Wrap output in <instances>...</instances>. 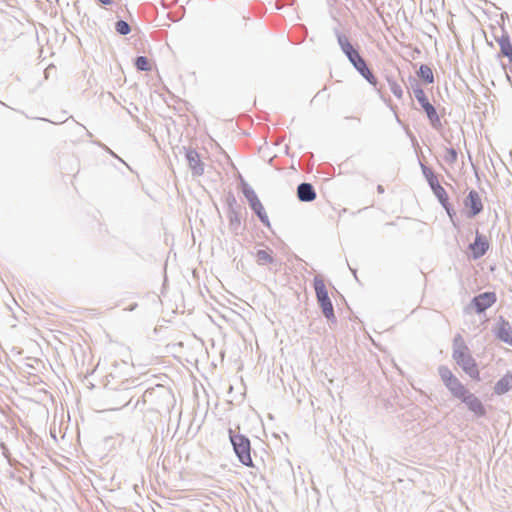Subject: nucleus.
Masks as SVG:
<instances>
[{
  "mask_svg": "<svg viewBox=\"0 0 512 512\" xmlns=\"http://www.w3.org/2000/svg\"><path fill=\"white\" fill-rule=\"evenodd\" d=\"M444 386L454 398L464 403L467 409L476 417L480 418L486 415V408L482 401L475 394L471 393L457 377H453L451 382L446 383Z\"/></svg>",
  "mask_w": 512,
  "mask_h": 512,
  "instance_id": "obj_1",
  "label": "nucleus"
},
{
  "mask_svg": "<svg viewBox=\"0 0 512 512\" xmlns=\"http://www.w3.org/2000/svg\"><path fill=\"white\" fill-rule=\"evenodd\" d=\"M230 443L239 462L246 467H254L251 457L250 439L241 433H235L232 428L228 429Z\"/></svg>",
  "mask_w": 512,
  "mask_h": 512,
  "instance_id": "obj_2",
  "label": "nucleus"
},
{
  "mask_svg": "<svg viewBox=\"0 0 512 512\" xmlns=\"http://www.w3.org/2000/svg\"><path fill=\"white\" fill-rule=\"evenodd\" d=\"M313 287L316 293L318 305L324 317L331 323H336L337 319L334 313L332 301L329 297L324 280L320 276H315L313 279Z\"/></svg>",
  "mask_w": 512,
  "mask_h": 512,
  "instance_id": "obj_3",
  "label": "nucleus"
},
{
  "mask_svg": "<svg viewBox=\"0 0 512 512\" xmlns=\"http://www.w3.org/2000/svg\"><path fill=\"white\" fill-rule=\"evenodd\" d=\"M241 191L246 198L250 209L255 213L258 217L259 221L267 228H271V223L268 218V215L265 211L263 204L258 198L254 189L244 180L241 182Z\"/></svg>",
  "mask_w": 512,
  "mask_h": 512,
  "instance_id": "obj_4",
  "label": "nucleus"
},
{
  "mask_svg": "<svg viewBox=\"0 0 512 512\" xmlns=\"http://www.w3.org/2000/svg\"><path fill=\"white\" fill-rule=\"evenodd\" d=\"M452 358L459 367L472 379L480 380V372L476 360L472 357L470 350L460 352L455 350L452 352Z\"/></svg>",
  "mask_w": 512,
  "mask_h": 512,
  "instance_id": "obj_5",
  "label": "nucleus"
},
{
  "mask_svg": "<svg viewBox=\"0 0 512 512\" xmlns=\"http://www.w3.org/2000/svg\"><path fill=\"white\" fill-rule=\"evenodd\" d=\"M497 301L496 293L493 291H486L475 295L470 304L464 308L465 313H469L471 309L475 310L476 313H484L488 308L493 306Z\"/></svg>",
  "mask_w": 512,
  "mask_h": 512,
  "instance_id": "obj_6",
  "label": "nucleus"
},
{
  "mask_svg": "<svg viewBox=\"0 0 512 512\" xmlns=\"http://www.w3.org/2000/svg\"><path fill=\"white\" fill-rule=\"evenodd\" d=\"M415 98H416L417 102L419 103V105L421 106L424 113L426 114V117H427L430 125L436 130L441 129L442 122L437 113V110H436L435 106L430 103L425 92L417 91V95H415Z\"/></svg>",
  "mask_w": 512,
  "mask_h": 512,
  "instance_id": "obj_7",
  "label": "nucleus"
},
{
  "mask_svg": "<svg viewBox=\"0 0 512 512\" xmlns=\"http://www.w3.org/2000/svg\"><path fill=\"white\" fill-rule=\"evenodd\" d=\"M181 150L184 152L185 159L192 175L196 177L202 176L204 174V163L202 162L199 153L192 147L183 146Z\"/></svg>",
  "mask_w": 512,
  "mask_h": 512,
  "instance_id": "obj_8",
  "label": "nucleus"
},
{
  "mask_svg": "<svg viewBox=\"0 0 512 512\" xmlns=\"http://www.w3.org/2000/svg\"><path fill=\"white\" fill-rule=\"evenodd\" d=\"M492 332L498 340L512 346V326L503 316H499L497 323L492 328Z\"/></svg>",
  "mask_w": 512,
  "mask_h": 512,
  "instance_id": "obj_9",
  "label": "nucleus"
},
{
  "mask_svg": "<svg viewBox=\"0 0 512 512\" xmlns=\"http://www.w3.org/2000/svg\"><path fill=\"white\" fill-rule=\"evenodd\" d=\"M464 206L467 208L466 216L468 218H474L483 211V203L479 193L472 189L468 192L464 199Z\"/></svg>",
  "mask_w": 512,
  "mask_h": 512,
  "instance_id": "obj_10",
  "label": "nucleus"
},
{
  "mask_svg": "<svg viewBox=\"0 0 512 512\" xmlns=\"http://www.w3.org/2000/svg\"><path fill=\"white\" fill-rule=\"evenodd\" d=\"M468 249L472 259L477 260L483 257L489 249L486 236L476 231L474 241L469 244Z\"/></svg>",
  "mask_w": 512,
  "mask_h": 512,
  "instance_id": "obj_11",
  "label": "nucleus"
},
{
  "mask_svg": "<svg viewBox=\"0 0 512 512\" xmlns=\"http://www.w3.org/2000/svg\"><path fill=\"white\" fill-rule=\"evenodd\" d=\"M317 193L314 186L308 182H302L297 186V198L300 202H312L316 199Z\"/></svg>",
  "mask_w": 512,
  "mask_h": 512,
  "instance_id": "obj_12",
  "label": "nucleus"
},
{
  "mask_svg": "<svg viewBox=\"0 0 512 512\" xmlns=\"http://www.w3.org/2000/svg\"><path fill=\"white\" fill-rule=\"evenodd\" d=\"M334 34L337 38L338 45L342 51V53L346 56H353L355 53L359 52L358 48H356L346 37L344 34H342L339 29H334Z\"/></svg>",
  "mask_w": 512,
  "mask_h": 512,
  "instance_id": "obj_13",
  "label": "nucleus"
},
{
  "mask_svg": "<svg viewBox=\"0 0 512 512\" xmlns=\"http://www.w3.org/2000/svg\"><path fill=\"white\" fill-rule=\"evenodd\" d=\"M371 86H373L376 90L378 85V79L374 75L371 68L368 66L366 60H363L354 68Z\"/></svg>",
  "mask_w": 512,
  "mask_h": 512,
  "instance_id": "obj_14",
  "label": "nucleus"
},
{
  "mask_svg": "<svg viewBox=\"0 0 512 512\" xmlns=\"http://www.w3.org/2000/svg\"><path fill=\"white\" fill-rule=\"evenodd\" d=\"M496 41L500 47V51L498 53V57H503L507 54L512 56V43L511 37L507 31L502 30V34L500 37L496 38Z\"/></svg>",
  "mask_w": 512,
  "mask_h": 512,
  "instance_id": "obj_15",
  "label": "nucleus"
},
{
  "mask_svg": "<svg viewBox=\"0 0 512 512\" xmlns=\"http://www.w3.org/2000/svg\"><path fill=\"white\" fill-rule=\"evenodd\" d=\"M512 389V374L507 372L494 385V393L497 395L506 394Z\"/></svg>",
  "mask_w": 512,
  "mask_h": 512,
  "instance_id": "obj_16",
  "label": "nucleus"
},
{
  "mask_svg": "<svg viewBox=\"0 0 512 512\" xmlns=\"http://www.w3.org/2000/svg\"><path fill=\"white\" fill-rule=\"evenodd\" d=\"M417 77L423 84L434 83V74L432 68L427 64H421L416 72Z\"/></svg>",
  "mask_w": 512,
  "mask_h": 512,
  "instance_id": "obj_17",
  "label": "nucleus"
},
{
  "mask_svg": "<svg viewBox=\"0 0 512 512\" xmlns=\"http://www.w3.org/2000/svg\"><path fill=\"white\" fill-rule=\"evenodd\" d=\"M420 166H421L422 174L425 177L430 189L432 190L433 188L438 186L440 184V182L438 180L437 175L434 173V171L431 168H429L428 166H426L425 164H423L422 162H420Z\"/></svg>",
  "mask_w": 512,
  "mask_h": 512,
  "instance_id": "obj_18",
  "label": "nucleus"
},
{
  "mask_svg": "<svg viewBox=\"0 0 512 512\" xmlns=\"http://www.w3.org/2000/svg\"><path fill=\"white\" fill-rule=\"evenodd\" d=\"M227 218L229 220V229L237 235L241 227L240 211L227 212Z\"/></svg>",
  "mask_w": 512,
  "mask_h": 512,
  "instance_id": "obj_19",
  "label": "nucleus"
},
{
  "mask_svg": "<svg viewBox=\"0 0 512 512\" xmlns=\"http://www.w3.org/2000/svg\"><path fill=\"white\" fill-rule=\"evenodd\" d=\"M256 259L259 265H266L274 262L272 251L260 249L256 252Z\"/></svg>",
  "mask_w": 512,
  "mask_h": 512,
  "instance_id": "obj_20",
  "label": "nucleus"
},
{
  "mask_svg": "<svg viewBox=\"0 0 512 512\" xmlns=\"http://www.w3.org/2000/svg\"><path fill=\"white\" fill-rule=\"evenodd\" d=\"M438 374L441 378V381L445 385L448 382H451L453 377H456L453 372L450 370V368L446 365H440L438 367Z\"/></svg>",
  "mask_w": 512,
  "mask_h": 512,
  "instance_id": "obj_21",
  "label": "nucleus"
},
{
  "mask_svg": "<svg viewBox=\"0 0 512 512\" xmlns=\"http://www.w3.org/2000/svg\"><path fill=\"white\" fill-rule=\"evenodd\" d=\"M434 196L437 198L440 205H444L449 201L448 194L441 184L432 189Z\"/></svg>",
  "mask_w": 512,
  "mask_h": 512,
  "instance_id": "obj_22",
  "label": "nucleus"
},
{
  "mask_svg": "<svg viewBox=\"0 0 512 512\" xmlns=\"http://www.w3.org/2000/svg\"><path fill=\"white\" fill-rule=\"evenodd\" d=\"M227 205V212L241 211V206L238 204L236 197L232 192H229L225 199Z\"/></svg>",
  "mask_w": 512,
  "mask_h": 512,
  "instance_id": "obj_23",
  "label": "nucleus"
},
{
  "mask_svg": "<svg viewBox=\"0 0 512 512\" xmlns=\"http://www.w3.org/2000/svg\"><path fill=\"white\" fill-rule=\"evenodd\" d=\"M134 66L138 71L146 72L151 70L146 56H137L134 60Z\"/></svg>",
  "mask_w": 512,
  "mask_h": 512,
  "instance_id": "obj_24",
  "label": "nucleus"
},
{
  "mask_svg": "<svg viewBox=\"0 0 512 512\" xmlns=\"http://www.w3.org/2000/svg\"><path fill=\"white\" fill-rule=\"evenodd\" d=\"M115 31L121 36H126L131 32V26L127 21L120 19L115 22Z\"/></svg>",
  "mask_w": 512,
  "mask_h": 512,
  "instance_id": "obj_25",
  "label": "nucleus"
},
{
  "mask_svg": "<svg viewBox=\"0 0 512 512\" xmlns=\"http://www.w3.org/2000/svg\"><path fill=\"white\" fill-rule=\"evenodd\" d=\"M453 351L458 350L460 352H465L469 350L468 346L466 345L463 337L461 334H456L453 339Z\"/></svg>",
  "mask_w": 512,
  "mask_h": 512,
  "instance_id": "obj_26",
  "label": "nucleus"
},
{
  "mask_svg": "<svg viewBox=\"0 0 512 512\" xmlns=\"http://www.w3.org/2000/svg\"><path fill=\"white\" fill-rule=\"evenodd\" d=\"M387 81H388L390 90L393 93V95L396 98L401 99L403 97V90H402L401 86L395 80H393L391 77H387Z\"/></svg>",
  "mask_w": 512,
  "mask_h": 512,
  "instance_id": "obj_27",
  "label": "nucleus"
},
{
  "mask_svg": "<svg viewBox=\"0 0 512 512\" xmlns=\"http://www.w3.org/2000/svg\"><path fill=\"white\" fill-rule=\"evenodd\" d=\"M407 88L412 89L414 96L417 95V91H420V92L424 91L422 89L420 83L418 82V80L415 77H413L412 75H409V77H408Z\"/></svg>",
  "mask_w": 512,
  "mask_h": 512,
  "instance_id": "obj_28",
  "label": "nucleus"
},
{
  "mask_svg": "<svg viewBox=\"0 0 512 512\" xmlns=\"http://www.w3.org/2000/svg\"><path fill=\"white\" fill-rule=\"evenodd\" d=\"M458 153L457 150L453 147L446 148V155L444 159L449 164H454L457 161Z\"/></svg>",
  "mask_w": 512,
  "mask_h": 512,
  "instance_id": "obj_29",
  "label": "nucleus"
},
{
  "mask_svg": "<svg viewBox=\"0 0 512 512\" xmlns=\"http://www.w3.org/2000/svg\"><path fill=\"white\" fill-rule=\"evenodd\" d=\"M443 207V209L446 211L447 213V216L449 217L450 221L452 222V224L454 226H456V221H455V218H456V211L455 209L453 208V206L451 205V203L448 201L446 202L444 205H441Z\"/></svg>",
  "mask_w": 512,
  "mask_h": 512,
  "instance_id": "obj_30",
  "label": "nucleus"
},
{
  "mask_svg": "<svg viewBox=\"0 0 512 512\" xmlns=\"http://www.w3.org/2000/svg\"><path fill=\"white\" fill-rule=\"evenodd\" d=\"M443 207V209L446 211L447 213V216L449 217L450 221L452 222V224L454 226H456V221H455V218H456V211L455 209L453 208V206L451 205V203L448 201L446 202L444 205H441Z\"/></svg>",
  "mask_w": 512,
  "mask_h": 512,
  "instance_id": "obj_31",
  "label": "nucleus"
},
{
  "mask_svg": "<svg viewBox=\"0 0 512 512\" xmlns=\"http://www.w3.org/2000/svg\"><path fill=\"white\" fill-rule=\"evenodd\" d=\"M347 59L349 60V62L351 63V65L355 68L358 64H360V62H362L363 60H365L359 52L355 53L353 56H349L347 57Z\"/></svg>",
  "mask_w": 512,
  "mask_h": 512,
  "instance_id": "obj_32",
  "label": "nucleus"
},
{
  "mask_svg": "<svg viewBox=\"0 0 512 512\" xmlns=\"http://www.w3.org/2000/svg\"><path fill=\"white\" fill-rule=\"evenodd\" d=\"M106 152H108L110 155H112L113 157L117 158L119 161H121L122 163H125L120 157H118L109 147H107L106 145L104 144H99Z\"/></svg>",
  "mask_w": 512,
  "mask_h": 512,
  "instance_id": "obj_33",
  "label": "nucleus"
},
{
  "mask_svg": "<svg viewBox=\"0 0 512 512\" xmlns=\"http://www.w3.org/2000/svg\"><path fill=\"white\" fill-rule=\"evenodd\" d=\"M0 447L2 449V452H3V455L8 458V453H9V450L7 448V446L4 444V443H0Z\"/></svg>",
  "mask_w": 512,
  "mask_h": 512,
  "instance_id": "obj_34",
  "label": "nucleus"
},
{
  "mask_svg": "<svg viewBox=\"0 0 512 512\" xmlns=\"http://www.w3.org/2000/svg\"><path fill=\"white\" fill-rule=\"evenodd\" d=\"M349 269H350V271H351L352 275L354 276L355 280H356L357 282H359V279H358V276H357V269L352 268V267H350V266H349Z\"/></svg>",
  "mask_w": 512,
  "mask_h": 512,
  "instance_id": "obj_35",
  "label": "nucleus"
},
{
  "mask_svg": "<svg viewBox=\"0 0 512 512\" xmlns=\"http://www.w3.org/2000/svg\"><path fill=\"white\" fill-rule=\"evenodd\" d=\"M100 4L108 6L112 4V0H97Z\"/></svg>",
  "mask_w": 512,
  "mask_h": 512,
  "instance_id": "obj_36",
  "label": "nucleus"
},
{
  "mask_svg": "<svg viewBox=\"0 0 512 512\" xmlns=\"http://www.w3.org/2000/svg\"><path fill=\"white\" fill-rule=\"evenodd\" d=\"M377 191H378L379 193H383V192H384V187H383L382 185H378V186H377Z\"/></svg>",
  "mask_w": 512,
  "mask_h": 512,
  "instance_id": "obj_37",
  "label": "nucleus"
},
{
  "mask_svg": "<svg viewBox=\"0 0 512 512\" xmlns=\"http://www.w3.org/2000/svg\"><path fill=\"white\" fill-rule=\"evenodd\" d=\"M137 307V303H134L130 306L129 311H133Z\"/></svg>",
  "mask_w": 512,
  "mask_h": 512,
  "instance_id": "obj_38",
  "label": "nucleus"
},
{
  "mask_svg": "<svg viewBox=\"0 0 512 512\" xmlns=\"http://www.w3.org/2000/svg\"><path fill=\"white\" fill-rule=\"evenodd\" d=\"M86 132H87V135H88L89 137H92L91 132H89L88 130H86Z\"/></svg>",
  "mask_w": 512,
  "mask_h": 512,
  "instance_id": "obj_39",
  "label": "nucleus"
},
{
  "mask_svg": "<svg viewBox=\"0 0 512 512\" xmlns=\"http://www.w3.org/2000/svg\"><path fill=\"white\" fill-rule=\"evenodd\" d=\"M39 120H42V121H48L47 119L45 118H38Z\"/></svg>",
  "mask_w": 512,
  "mask_h": 512,
  "instance_id": "obj_40",
  "label": "nucleus"
}]
</instances>
